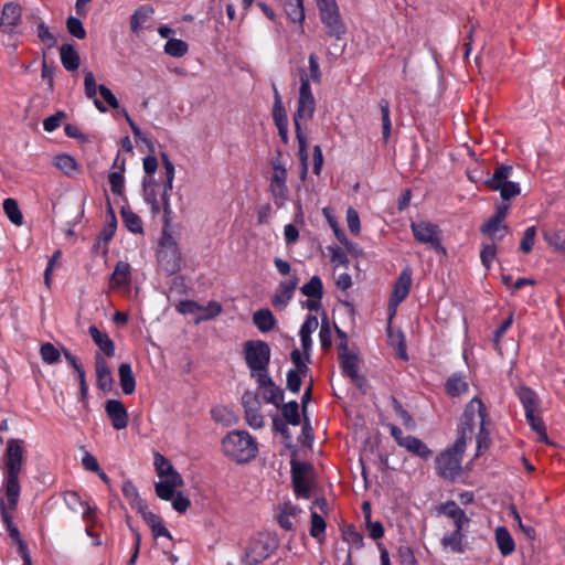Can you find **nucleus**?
<instances>
[{
	"instance_id": "nucleus-62",
	"label": "nucleus",
	"mask_w": 565,
	"mask_h": 565,
	"mask_svg": "<svg viewBox=\"0 0 565 565\" xmlns=\"http://www.w3.org/2000/svg\"><path fill=\"white\" fill-rule=\"evenodd\" d=\"M67 119V114L64 110H57L55 114L46 117L43 120V128L47 132L56 130L61 124Z\"/></svg>"
},
{
	"instance_id": "nucleus-31",
	"label": "nucleus",
	"mask_w": 565,
	"mask_h": 565,
	"mask_svg": "<svg viewBox=\"0 0 565 565\" xmlns=\"http://www.w3.org/2000/svg\"><path fill=\"white\" fill-rule=\"evenodd\" d=\"M513 167L511 164H498L491 178L484 181V185L492 190L494 188H501V185L508 182L512 175Z\"/></svg>"
},
{
	"instance_id": "nucleus-4",
	"label": "nucleus",
	"mask_w": 565,
	"mask_h": 565,
	"mask_svg": "<svg viewBox=\"0 0 565 565\" xmlns=\"http://www.w3.org/2000/svg\"><path fill=\"white\" fill-rule=\"evenodd\" d=\"M477 415L480 420L486 419V422H490L489 411L479 396H475L465 405L457 425L456 447L467 445V439L471 437L475 430Z\"/></svg>"
},
{
	"instance_id": "nucleus-39",
	"label": "nucleus",
	"mask_w": 565,
	"mask_h": 565,
	"mask_svg": "<svg viewBox=\"0 0 565 565\" xmlns=\"http://www.w3.org/2000/svg\"><path fill=\"white\" fill-rule=\"evenodd\" d=\"M54 166L65 175L72 177L79 169L76 159L67 153H60L54 157Z\"/></svg>"
},
{
	"instance_id": "nucleus-16",
	"label": "nucleus",
	"mask_w": 565,
	"mask_h": 565,
	"mask_svg": "<svg viewBox=\"0 0 565 565\" xmlns=\"http://www.w3.org/2000/svg\"><path fill=\"white\" fill-rule=\"evenodd\" d=\"M105 413L116 430L125 429L129 423L127 408L119 399H107Z\"/></svg>"
},
{
	"instance_id": "nucleus-17",
	"label": "nucleus",
	"mask_w": 565,
	"mask_h": 565,
	"mask_svg": "<svg viewBox=\"0 0 565 565\" xmlns=\"http://www.w3.org/2000/svg\"><path fill=\"white\" fill-rule=\"evenodd\" d=\"M96 385L104 393H109L114 388V377L111 370L105 358L96 352L95 354Z\"/></svg>"
},
{
	"instance_id": "nucleus-25",
	"label": "nucleus",
	"mask_w": 565,
	"mask_h": 565,
	"mask_svg": "<svg viewBox=\"0 0 565 565\" xmlns=\"http://www.w3.org/2000/svg\"><path fill=\"white\" fill-rule=\"evenodd\" d=\"M444 386L445 392L450 397H458L469 391V384L462 373H452Z\"/></svg>"
},
{
	"instance_id": "nucleus-3",
	"label": "nucleus",
	"mask_w": 565,
	"mask_h": 565,
	"mask_svg": "<svg viewBox=\"0 0 565 565\" xmlns=\"http://www.w3.org/2000/svg\"><path fill=\"white\" fill-rule=\"evenodd\" d=\"M244 361L250 372V377L266 379L269 373L271 350L264 340H247L243 343Z\"/></svg>"
},
{
	"instance_id": "nucleus-40",
	"label": "nucleus",
	"mask_w": 565,
	"mask_h": 565,
	"mask_svg": "<svg viewBox=\"0 0 565 565\" xmlns=\"http://www.w3.org/2000/svg\"><path fill=\"white\" fill-rule=\"evenodd\" d=\"M463 532L452 531L450 534L445 535L440 540V544L444 550L450 548L451 552L462 554L466 552L465 545H463V539H465Z\"/></svg>"
},
{
	"instance_id": "nucleus-34",
	"label": "nucleus",
	"mask_w": 565,
	"mask_h": 565,
	"mask_svg": "<svg viewBox=\"0 0 565 565\" xmlns=\"http://www.w3.org/2000/svg\"><path fill=\"white\" fill-rule=\"evenodd\" d=\"M282 414V420L291 426H298L301 423V406L297 401H289L282 404L280 407Z\"/></svg>"
},
{
	"instance_id": "nucleus-21",
	"label": "nucleus",
	"mask_w": 565,
	"mask_h": 565,
	"mask_svg": "<svg viewBox=\"0 0 565 565\" xmlns=\"http://www.w3.org/2000/svg\"><path fill=\"white\" fill-rule=\"evenodd\" d=\"M131 282V266L127 262L119 260L109 278L110 288L129 286Z\"/></svg>"
},
{
	"instance_id": "nucleus-23",
	"label": "nucleus",
	"mask_w": 565,
	"mask_h": 565,
	"mask_svg": "<svg viewBox=\"0 0 565 565\" xmlns=\"http://www.w3.org/2000/svg\"><path fill=\"white\" fill-rule=\"evenodd\" d=\"M88 333L92 337L94 343L106 356L113 358L115 355V343L107 333L102 332L94 324L88 328Z\"/></svg>"
},
{
	"instance_id": "nucleus-44",
	"label": "nucleus",
	"mask_w": 565,
	"mask_h": 565,
	"mask_svg": "<svg viewBox=\"0 0 565 565\" xmlns=\"http://www.w3.org/2000/svg\"><path fill=\"white\" fill-rule=\"evenodd\" d=\"M126 171V160H121L119 171H113L108 175V182L110 185V191L115 195H121L125 190V177L124 173Z\"/></svg>"
},
{
	"instance_id": "nucleus-12",
	"label": "nucleus",
	"mask_w": 565,
	"mask_h": 565,
	"mask_svg": "<svg viewBox=\"0 0 565 565\" xmlns=\"http://www.w3.org/2000/svg\"><path fill=\"white\" fill-rule=\"evenodd\" d=\"M117 217L115 210L109 200H107V211H106V224L103 230L99 232L97 237L95 238V243L93 245V252L97 253V250L103 247L104 252L107 253L108 244L115 236L117 230Z\"/></svg>"
},
{
	"instance_id": "nucleus-27",
	"label": "nucleus",
	"mask_w": 565,
	"mask_h": 565,
	"mask_svg": "<svg viewBox=\"0 0 565 565\" xmlns=\"http://www.w3.org/2000/svg\"><path fill=\"white\" fill-rule=\"evenodd\" d=\"M119 384L125 395H131L136 390V377L131 365L122 362L118 366Z\"/></svg>"
},
{
	"instance_id": "nucleus-29",
	"label": "nucleus",
	"mask_w": 565,
	"mask_h": 565,
	"mask_svg": "<svg viewBox=\"0 0 565 565\" xmlns=\"http://www.w3.org/2000/svg\"><path fill=\"white\" fill-rule=\"evenodd\" d=\"M494 535L498 548L502 556H509L515 551V542L505 526H498Z\"/></svg>"
},
{
	"instance_id": "nucleus-28",
	"label": "nucleus",
	"mask_w": 565,
	"mask_h": 565,
	"mask_svg": "<svg viewBox=\"0 0 565 565\" xmlns=\"http://www.w3.org/2000/svg\"><path fill=\"white\" fill-rule=\"evenodd\" d=\"M403 448L423 460H428L433 456V450L422 439L412 435L406 436Z\"/></svg>"
},
{
	"instance_id": "nucleus-41",
	"label": "nucleus",
	"mask_w": 565,
	"mask_h": 565,
	"mask_svg": "<svg viewBox=\"0 0 565 565\" xmlns=\"http://www.w3.org/2000/svg\"><path fill=\"white\" fill-rule=\"evenodd\" d=\"M153 465L157 471V475L160 478H168L172 476H181L173 467L171 461L160 452H154L153 455Z\"/></svg>"
},
{
	"instance_id": "nucleus-51",
	"label": "nucleus",
	"mask_w": 565,
	"mask_h": 565,
	"mask_svg": "<svg viewBox=\"0 0 565 565\" xmlns=\"http://www.w3.org/2000/svg\"><path fill=\"white\" fill-rule=\"evenodd\" d=\"M189 51V44L180 39H169L164 45V53L172 57H182Z\"/></svg>"
},
{
	"instance_id": "nucleus-53",
	"label": "nucleus",
	"mask_w": 565,
	"mask_h": 565,
	"mask_svg": "<svg viewBox=\"0 0 565 565\" xmlns=\"http://www.w3.org/2000/svg\"><path fill=\"white\" fill-rule=\"evenodd\" d=\"M543 238L555 250L565 254V231L544 232Z\"/></svg>"
},
{
	"instance_id": "nucleus-33",
	"label": "nucleus",
	"mask_w": 565,
	"mask_h": 565,
	"mask_svg": "<svg viewBox=\"0 0 565 565\" xmlns=\"http://www.w3.org/2000/svg\"><path fill=\"white\" fill-rule=\"evenodd\" d=\"M525 418L531 429L537 434V440L543 444H550L546 426L540 414L529 411L525 414Z\"/></svg>"
},
{
	"instance_id": "nucleus-1",
	"label": "nucleus",
	"mask_w": 565,
	"mask_h": 565,
	"mask_svg": "<svg viewBox=\"0 0 565 565\" xmlns=\"http://www.w3.org/2000/svg\"><path fill=\"white\" fill-rule=\"evenodd\" d=\"M224 455L236 463H247L258 454L257 443L247 430L235 429L221 441Z\"/></svg>"
},
{
	"instance_id": "nucleus-22",
	"label": "nucleus",
	"mask_w": 565,
	"mask_h": 565,
	"mask_svg": "<svg viewBox=\"0 0 565 565\" xmlns=\"http://www.w3.org/2000/svg\"><path fill=\"white\" fill-rule=\"evenodd\" d=\"M515 394L521 402L525 414L529 413V411L539 412L541 401L533 388L526 385H520L515 390Z\"/></svg>"
},
{
	"instance_id": "nucleus-2",
	"label": "nucleus",
	"mask_w": 565,
	"mask_h": 565,
	"mask_svg": "<svg viewBox=\"0 0 565 565\" xmlns=\"http://www.w3.org/2000/svg\"><path fill=\"white\" fill-rule=\"evenodd\" d=\"M279 546L277 535L269 532H258L252 536L241 556L243 565H259L274 554Z\"/></svg>"
},
{
	"instance_id": "nucleus-46",
	"label": "nucleus",
	"mask_w": 565,
	"mask_h": 565,
	"mask_svg": "<svg viewBox=\"0 0 565 565\" xmlns=\"http://www.w3.org/2000/svg\"><path fill=\"white\" fill-rule=\"evenodd\" d=\"M300 291L308 298L322 299L323 284L321 278L318 275L312 276L310 280L300 288Z\"/></svg>"
},
{
	"instance_id": "nucleus-13",
	"label": "nucleus",
	"mask_w": 565,
	"mask_h": 565,
	"mask_svg": "<svg viewBox=\"0 0 565 565\" xmlns=\"http://www.w3.org/2000/svg\"><path fill=\"white\" fill-rule=\"evenodd\" d=\"M299 284L297 273L294 271L288 279L279 281L275 294L271 297V305L275 308H285L294 297V292Z\"/></svg>"
},
{
	"instance_id": "nucleus-36",
	"label": "nucleus",
	"mask_w": 565,
	"mask_h": 565,
	"mask_svg": "<svg viewBox=\"0 0 565 565\" xmlns=\"http://www.w3.org/2000/svg\"><path fill=\"white\" fill-rule=\"evenodd\" d=\"M338 360L343 375L350 376V374L359 371L360 359L356 353L349 352V350L344 352H338Z\"/></svg>"
},
{
	"instance_id": "nucleus-32",
	"label": "nucleus",
	"mask_w": 565,
	"mask_h": 565,
	"mask_svg": "<svg viewBox=\"0 0 565 565\" xmlns=\"http://www.w3.org/2000/svg\"><path fill=\"white\" fill-rule=\"evenodd\" d=\"M154 8L150 4L138 7L130 17V30L135 34H139L142 23L152 17Z\"/></svg>"
},
{
	"instance_id": "nucleus-60",
	"label": "nucleus",
	"mask_w": 565,
	"mask_h": 565,
	"mask_svg": "<svg viewBox=\"0 0 565 565\" xmlns=\"http://www.w3.org/2000/svg\"><path fill=\"white\" fill-rule=\"evenodd\" d=\"M394 412L401 417L403 425L407 428H414L415 420L413 416L403 407L402 403L394 396L391 397Z\"/></svg>"
},
{
	"instance_id": "nucleus-43",
	"label": "nucleus",
	"mask_w": 565,
	"mask_h": 565,
	"mask_svg": "<svg viewBox=\"0 0 565 565\" xmlns=\"http://www.w3.org/2000/svg\"><path fill=\"white\" fill-rule=\"evenodd\" d=\"M498 231H503V233L498 237V239L500 241L509 232V226L507 224H502L501 220L493 217V216H491L480 227V232L483 235H488L492 241L495 239V233Z\"/></svg>"
},
{
	"instance_id": "nucleus-18",
	"label": "nucleus",
	"mask_w": 565,
	"mask_h": 565,
	"mask_svg": "<svg viewBox=\"0 0 565 565\" xmlns=\"http://www.w3.org/2000/svg\"><path fill=\"white\" fill-rule=\"evenodd\" d=\"M146 524L150 527L153 537H167L172 540V535L169 530L163 525L162 519L160 515L148 510V504H145L142 509L137 511Z\"/></svg>"
},
{
	"instance_id": "nucleus-19",
	"label": "nucleus",
	"mask_w": 565,
	"mask_h": 565,
	"mask_svg": "<svg viewBox=\"0 0 565 565\" xmlns=\"http://www.w3.org/2000/svg\"><path fill=\"white\" fill-rule=\"evenodd\" d=\"M22 9L18 2L4 3L1 12L0 25L3 32L11 33L21 22Z\"/></svg>"
},
{
	"instance_id": "nucleus-54",
	"label": "nucleus",
	"mask_w": 565,
	"mask_h": 565,
	"mask_svg": "<svg viewBox=\"0 0 565 565\" xmlns=\"http://www.w3.org/2000/svg\"><path fill=\"white\" fill-rule=\"evenodd\" d=\"M295 132L296 139L298 141V157L300 164L308 163V140L306 134L302 130V126L297 125V127H295Z\"/></svg>"
},
{
	"instance_id": "nucleus-6",
	"label": "nucleus",
	"mask_w": 565,
	"mask_h": 565,
	"mask_svg": "<svg viewBox=\"0 0 565 565\" xmlns=\"http://www.w3.org/2000/svg\"><path fill=\"white\" fill-rule=\"evenodd\" d=\"M326 35L340 41L347 34V25L341 17L337 0H315Z\"/></svg>"
},
{
	"instance_id": "nucleus-24",
	"label": "nucleus",
	"mask_w": 565,
	"mask_h": 565,
	"mask_svg": "<svg viewBox=\"0 0 565 565\" xmlns=\"http://www.w3.org/2000/svg\"><path fill=\"white\" fill-rule=\"evenodd\" d=\"M61 63L68 72L77 71L81 64V57L72 43H65L60 47Z\"/></svg>"
},
{
	"instance_id": "nucleus-50",
	"label": "nucleus",
	"mask_w": 565,
	"mask_h": 565,
	"mask_svg": "<svg viewBox=\"0 0 565 565\" xmlns=\"http://www.w3.org/2000/svg\"><path fill=\"white\" fill-rule=\"evenodd\" d=\"M310 519H311V525L309 529L310 535L318 541L323 540L326 536V527H327V523H326L324 519L319 513L313 511L312 509H311V513H310Z\"/></svg>"
},
{
	"instance_id": "nucleus-61",
	"label": "nucleus",
	"mask_w": 565,
	"mask_h": 565,
	"mask_svg": "<svg viewBox=\"0 0 565 565\" xmlns=\"http://www.w3.org/2000/svg\"><path fill=\"white\" fill-rule=\"evenodd\" d=\"M497 256V245L494 242L489 244H482L481 250H480V260L481 264L486 267V269H490L492 262L494 260Z\"/></svg>"
},
{
	"instance_id": "nucleus-52",
	"label": "nucleus",
	"mask_w": 565,
	"mask_h": 565,
	"mask_svg": "<svg viewBox=\"0 0 565 565\" xmlns=\"http://www.w3.org/2000/svg\"><path fill=\"white\" fill-rule=\"evenodd\" d=\"M61 353H62V350L60 351L51 342H45V343L41 344L40 355H41L42 361L46 364L52 365V364L58 363L61 361Z\"/></svg>"
},
{
	"instance_id": "nucleus-45",
	"label": "nucleus",
	"mask_w": 565,
	"mask_h": 565,
	"mask_svg": "<svg viewBox=\"0 0 565 565\" xmlns=\"http://www.w3.org/2000/svg\"><path fill=\"white\" fill-rule=\"evenodd\" d=\"M161 162L164 169V179L162 181V192L161 193H170V191L173 188V180H174V164L170 160L167 152H161Z\"/></svg>"
},
{
	"instance_id": "nucleus-30",
	"label": "nucleus",
	"mask_w": 565,
	"mask_h": 565,
	"mask_svg": "<svg viewBox=\"0 0 565 565\" xmlns=\"http://www.w3.org/2000/svg\"><path fill=\"white\" fill-rule=\"evenodd\" d=\"M253 323L260 332L267 333L275 328L277 320L268 308H262L253 313Z\"/></svg>"
},
{
	"instance_id": "nucleus-8",
	"label": "nucleus",
	"mask_w": 565,
	"mask_h": 565,
	"mask_svg": "<svg viewBox=\"0 0 565 565\" xmlns=\"http://www.w3.org/2000/svg\"><path fill=\"white\" fill-rule=\"evenodd\" d=\"M316 111V98L311 90L309 76L305 70L300 72V88L296 111L292 115L294 126H301L302 120H311Z\"/></svg>"
},
{
	"instance_id": "nucleus-63",
	"label": "nucleus",
	"mask_w": 565,
	"mask_h": 565,
	"mask_svg": "<svg viewBox=\"0 0 565 565\" xmlns=\"http://www.w3.org/2000/svg\"><path fill=\"white\" fill-rule=\"evenodd\" d=\"M535 237H536V227L529 226L524 231L519 249L524 254L531 253L533 249L534 243H535Z\"/></svg>"
},
{
	"instance_id": "nucleus-5",
	"label": "nucleus",
	"mask_w": 565,
	"mask_h": 565,
	"mask_svg": "<svg viewBox=\"0 0 565 565\" xmlns=\"http://www.w3.org/2000/svg\"><path fill=\"white\" fill-rule=\"evenodd\" d=\"M157 260L159 267L168 276H172L181 269L182 254L175 238L169 232V228H162L161 231Z\"/></svg>"
},
{
	"instance_id": "nucleus-26",
	"label": "nucleus",
	"mask_w": 565,
	"mask_h": 565,
	"mask_svg": "<svg viewBox=\"0 0 565 565\" xmlns=\"http://www.w3.org/2000/svg\"><path fill=\"white\" fill-rule=\"evenodd\" d=\"M284 9L288 19L294 23H298L300 33H303V22L306 19L303 0H285Z\"/></svg>"
},
{
	"instance_id": "nucleus-15",
	"label": "nucleus",
	"mask_w": 565,
	"mask_h": 565,
	"mask_svg": "<svg viewBox=\"0 0 565 565\" xmlns=\"http://www.w3.org/2000/svg\"><path fill=\"white\" fill-rule=\"evenodd\" d=\"M274 105H273V119L275 122V126L277 127L278 135L281 139V141L287 145L289 141L288 136V117L286 108L282 104L281 96L274 85Z\"/></svg>"
},
{
	"instance_id": "nucleus-10",
	"label": "nucleus",
	"mask_w": 565,
	"mask_h": 565,
	"mask_svg": "<svg viewBox=\"0 0 565 565\" xmlns=\"http://www.w3.org/2000/svg\"><path fill=\"white\" fill-rule=\"evenodd\" d=\"M24 440L10 438L3 455L4 480H19L24 461Z\"/></svg>"
},
{
	"instance_id": "nucleus-7",
	"label": "nucleus",
	"mask_w": 565,
	"mask_h": 565,
	"mask_svg": "<svg viewBox=\"0 0 565 565\" xmlns=\"http://www.w3.org/2000/svg\"><path fill=\"white\" fill-rule=\"evenodd\" d=\"M467 445L456 447V441L443 450L435 459V469L439 477L455 481L461 473V461Z\"/></svg>"
},
{
	"instance_id": "nucleus-57",
	"label": "nucleus",
	"mask_w": 565,
	"mask_h": 565,
	"mask_svg": "<svg viewBox=\"0 0 565 565\" xmlns=\"http://www.w3.org/2000/svg\"><path fill=\"white\" fill-rule=\"evenodd\" d=\"M491 191H500L502 201H510L515 196L520 195L521 186L518 182L508 181L501 185V188H494Z\"/></svg>"
},
{
	"instance_id": "nucleus-59",
	"label": "nucleus",
	"mask_w": 565,
	"mask_h": 565,
	"mask_svg": "<svg viewBox=\"0 0 565 565\" xmlns=\"http://www.w3.org/2000/svg\"><path fill=\"white\" fill-rule=\"evenodd\" d=\"M36 34L39 40L42 43H44L49 49H52L57 44L56 36L50 31L49 26L43 21L38 23Z\"/></svg>"
},
{
	"instance_id": "nucleus-64",
	"label": "nucleus",
	"mask_w": 565,
	"mask_h": 565,
	"mask_svg": "<svg viewBox=\"0 0 565 565\" xmlns=\"http://www.w3.org/2000/svg\"><path fill=\"white\" fill-rule=\"evenodd\" d=\"M397 557L401 565H419L414 555L413 548L409 546H399L397 550Z\"/></svg>"
},
{
	"instance_id": "nucleus-9",
	"label": "nucleus",
	"mask_w": 565,
	"mask_h": 565,
	"mask_svg": "<svg viewBox=\"0 0 565 565\" xmlns=\"http://www.w3.org/2000/svg\"><path fill=\"white\" fill-rule=\"evenodd\" d=\"M411 231L417 243L428 244L436 253L447 255V249L441 244L443 231L437 224L428 221H412Z\"/></svg>"
},
{
	"instance_id": "nucleus-56",
	"label": "nucleus",
	"mask_w": 565,
	"mask_h": 565,
	"mask_svg": "<svg viewBox=\"0 0 565 565\" xmlns=\"http://www.w3.org/2000/svg\"><path fill=\"white\" fill-rule=\"evenodd\" d=\"M256 383L258 384V388H265L266 391L263 394L264 401L268 403H274V393H275V386L276 383L273 381L270 374H266V379H262L260 376L257 379H254Z\"/></svg>"
},
{
	"instance_id": "nucleus-37",
	"label": "nucleus",
	"mask_w": 565,
	"mask_h": 565,
	"mask_svg": "<svg viewBox=\"0 0 565 565\" xmlns=\"http://www.w3.org/2000/svg\"><path fill=\"white\" fill-rule=\"evenodd\" d=\"M490 424H491V420L490 422H486V419L479 420V431L476 436L477 448H476L475 457L481 456L490 447V444H491L490 431H489Z\"/></svg>"
},
{
	"instance_id": "nucleus-42",
	"label": "nucleus",
	"mask_w": 565,
	"mask_h": 565,
	"mask_svg": "<svg viewBox=\"0 0 565 565\" xmlns=\"http://www.w3.org/2000/svg\"><path fill=\"white\" fill-rule=\"evenodd\" d=\"M0 514L3 524L6 525V530L8 531L9 536L13 540L14 544L19 542V540H23L21 537L20 531L17 525L13 523V516L8 511L7 504L3 499H0Z\"/></svg>"
},
{
	"instance_id": "nucleus-35",
	"label": "nucleus",
	"mask_w": 565,
	"mask_h": 565,
	"mask_svg": "<svg viewBox=\"0 0 565 565\" xmlns=\"http://www.w3.org/2000/svg\"><path fill=\"white\" fill-rule=\"evenodd\" d=\"M120 215L125 227L132 234H143L142 220L129 207H121Z\"/></svg>"
},
{
	"instance_id": "nucleus-47",
	"label": "nucleus",
	"mask_w": 565,
	"mask_h": 565,
	"mask_svg": "<svg viewBox=\"0 0 565 565\" xmlns=\"http://www.w3.org/2000/svg\"><path fill=\"white\" fill-rule=\"evenodd\" d=\"M3 211L12 224L17 226L23 224V215L15 199H6L3 201Z\"/></svg>"
},
{
	"instance_id": "nucleus-38",
	"label": "nucleus",
	"mask_w": 565,
	"mask_h": 565,
	"mask_svg": "<svg viewBox=\"0 0 565 565\" xmlns=\"http://www.w3.org/2000/svg\"><path fill=\"white\" fill-rule=\"evenodd\" d=\"M124 497L129 501L131 509L138 511L142 509L147 502L140 498L138 489L130 479H126L121 488Z\"/></svg>"
},
{
	"instance_id": "nucleus-49",
	"label": "nucleus",
	"mask_w": 565,
	"mask_h": 565,
	"mask_svg": "<svg viewBox=\"0 0 565 565\" xmlns=\"http://www.w3.org/2000/svg\"><path fill=\"white\" fill-rule=\"evenodd\" d=\"M390 102L385 98H382L379 102V107L381 110V117H382V136L385 143H387L390 136H391V129H392V122H391V110H390Z\"/></svg>"
},
{
	"instance_id": "nucleus-14",
	"label": "nucleus",
	"mask_w": 565,
	"mask_h": 565,
	"mask_svg": "<svg viewBox=\"0 0 565 565\" xmlns=\"http://www.w3.org/2000/svg\"><path fill=\"white\" fill-rule=\"evenodd\" d=\"M411 287L412 269L407 266L401 271L394 284L393 291L388 299V308L392 309L402 303L407 298Z\"/></svg>"
},
{
	"instance_id": "nucleus-48",
	"label": "nucleus",
	"mask_w": 565,
	"mask_h": 565,
	"mask_svg": "<svg viewBox=\"0 0 565 565\" xmlns=\"http://www.w3.org/2000/svg\"><path fill=\"white\" fill-rule=\"evenodd\" d=\"M3 487L8 501L7 509L9 508L13 511L17 509L19 502L21 491L20 482L19 480H4Z\"/></svg>"
},
{
	"instance_id": "nucleus-20",
	"label": "nucleus",
	"mask_w": 565,
	"mask_h": 565,
	"mask_svg": "<svg viewBox=\"0 0 565 565\" xmlns=\"http://www.w3.org/2000/svg\"><path fill=\"white\" fill-rule=\"evenodd\" d=\"M182 476H172L166 480L157 482L154 486L156 494L164 501H170L177 494L175 489L183 486Z\"/></svg>"
},
{
	"instance_id": "nucleus-58",
	"label": "nucleus",
	"mask_w": 565,
	"mask_h": 565,
	"mask_svg": "<svg viewBox=\"0 0 565 565\" xmlns=\"http://www.w3.org/2000/svg\"><path fill=\"white\" fill-rule=\"evenodd\" d=\"M66 29H67V32L78 39V40H83L86 38V30L82 23V21L76 18V17H73V15H70L67 19H66Z\"/></svg>"
},
{
	"instance_id": "nucleus-55",
	"label": "nucleus",
	"mask_w": 565,
	"mask_h": 565,
	"mask_svg": "<svg viewBox=\"0 0 565 565\" xmlns=\"http://www.w3.org/2000/svg\"><path fill=\"white\" fill-rule=\"evenodd\" d=\"M319 340H320L321 349L323 351H328L331 348L332 332H331L330 322H329L327 315H323V317L321 319Z\"/></svg>"
},
{
	"instance_id": "nucleus-11",
	"label": "nucleus",
	"mask_w": 565,
	"mask_h": 565,
	"mask_svg": "<svg viewBox=\"0 0 565 565\" xmlns=\"http://www.w3.org/2000/svg\"><path fill=\"white\" fill-rule=\"evenodd\" d=\"M157 168L158 160L152 153L143 158V170L147 177H143L142 179V196L145 202L150 205L151 213L153 215L159 214L161 210L156 192L158 182L152 177V174L157 171Z\"/></svg>"
}]
</instances>
